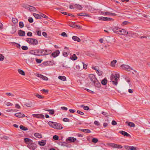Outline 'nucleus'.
Here are the masks:
<instances>
[{"label": "nucleus", "mask_w": 150, "mask_h": 150, "mask_svg": "<svg viewBox=\"0 0 150 150\" xmlns=\"http://www.w3.org/2000/svg\"><path fill=\"white\" fill-rule=\"evenodd\" d=\"M40 16H41V17H42L45 18H48V17L47 16H46V15H45L43 13H42L40 15Z\"/></svg>", "instance_id": "obj_53"}, {"label": "nucleus", "mask_w": 150, "mask_h": 150, "mask_svg": "<svg viewBox=\"0 0 150 150\" xmlns=\"http://www.w3.org/2000/svg\"><path fill=\"white\" fill-rule=\"evenodd\" d=\"M120 67L122 69L127 70L128 71H130V70H133L132 68L127 65L123 64Z\"/></svg>", "instance_id": "obj_4"}, {"label": "nucleus", "mask_w": 150, "mask_h": 150, "mask_svg": "<svg viewBox=\"0 0 150 150\" xmlns=\"http://www.w3.org/2000/svg\"><path fill=\"white\" fill-rule=\"evenodd\" d=\"M94 124L97 126H99L100 125V124L99 122L97 121H95L94 123Z\"/></svg>", "instance_id": "obj_58"}, {"label": "nucleus", "mask_w": 150, "mask_h": 150, "mask_svg": "<svg viewBox=\"0 0 150 150\" xmlns=\"http://www.w3.org/2000/svg\"><path fill=\"white\" fill-rule=\"evenodd\" d=\"M96 72L99 76H101L102 74V72L101 71H99L98 70L97 71H96Z\"/></svg>", "instance_id": "obj_59"}, {"label": "nucleus", "mask_w": 150, "mask_h": 150, "mask_svg": "<svg viewBox=\"0 0 150 150\" xmlns=\"http://www.w3.org/2000/svg\"><path fill=\"white\" fill-rule=\"evenodd\" d=\"M33 115L34 117L38 118L45 119L44 116L42 114H33Z\"/></svg>", "instance_id": "obj_12"}, {"label": "nucleus", "mask_w": 150, "mask_h": 150, "mask_svg": "<svg viewBox=\"0 0 150 150\" xmlns=\"http://www.w3.org/2000/svg\"><path fill=\"white\" fill-rule=\"evenodd\" d=\"M35 59L36 62L38 63H40L42 61V60L38 59L37 58H36Z\"/></svg>", "instance_id": "obj_51"}, {"label": "nucleus", "mask_w": 150, "mask_h": 150, "mask_svg": "<svg viewBox=\"0 0 150 150\" xmlns=\"http://www.w3.org/2000/svg\"><path fill=\"white\" fill-rule=\"evenodd\" d=\"M83 109L85 110H88L89 109V108L88 106H84L83 107Z\"/></svg>", "instance_id": "obj_62"}, {"label": "nucleus", "mask_w": 150, "mask_h": 150, "mask_svg": "<svg viewBox=\"0 0 150 150\" xmlns=\"http://www.w3.org/2000/svg\"><path fill=\"white\" fill-rule=\"evenodd\" d=\"M128 33L129 34L130 33V32H129V33L125 29H121L119 31V33L118 34H120L122 35H125L127 34Z\"/></svg>", "instance_id": "obj_9"}, {"label": "nucleus", "mask_w": 150, "mask_h": 150, "mask_svg": "<svg viewBox=\"0 0 150 150\" xmlns=\"http://www.w3.org/2000/svg\"><path fill=\"white\" fill-rule=\"evenodd\" d=\"M98 141V139L97 138H93L92 140V142L94 143H96Z\"/></svg>", "instance_id": "obj_43"}, {"label": "nucleus", "mask_w": 150, "mask_h": 150, "mask_svg": "<svg viewBox=\"0 0 150 150\" xmlns=\"http://www.w3.org/2000/svg\"><path fill=\"white\" fill-rule=\"evenodd\" d=\"M15 116L17 117L20 118L24 117L25 116V115L24 114H22L21 112H18L15 114Z\"/></svg>", "instance_id": "obj_21"}, {"label": "nucleus", "mask_w": 150, "mask_h": 150, "mask_svg": "<svg viewBox=\"0 0 150 150\" xmlns=\"http://www.w3.org/2000/svg\"><path fill=\"white\" fill-rule=\"evenodd\" d=\"M109 145L110 146L114 148L121 149L122 148V146L114 143H109Z\"/></svg>", "instance_id": "obj_6"}, {"label": "nucleus", "mask_w": 150, "mask_h": 150, "mask_svg": "<svg viewBox=\"0 0 150 150\" xmlns=\"http://www.w3.org/2000/svg\"><path fill=\"white\" fill-rule=\"evenodd\" d=\"M80 130L81 131L87 133H89L91 132L90 130L88 129H80Z\"/></svg>", "instance_id": "obj_32"}, {"label": "nucleus", "mask_w": 150, "mask_h": 150, "mask_svg": "<svg viewBox=\"0 0 150 150\" xmlns=\"http://www.w3.org/2000/svg\"><path fill=\"white\" fill-rule=\"evenodd\" d=\"M69 25L71 27L75 28V23H73L72 22H71L69 23Z\"/></svg>", "instance_id": "obj_37"}, {"label": "nucleus", "mask_w": 150, "mask_h": 150, "mask_svg": "<svg viewBox=\"0 0 150 150\" xmlns=\"http://www.w3.org/2000/svg\"><path fill=\"white\" fill-rule=\"evenodd\" d=\"M78 16H89V15L88 14H86V13H79L77 14Z\"/></svg>", "instance_id": "obj_29"}, {"label": "nucleus", "mask_w": 150, "mask_h": 150, "mask_svg": "<svg viewBox=\"0 0 150 150\" xmlns=\"http://www.w3.org/2000/svg\"><path fill=\"white\" fill-rule=\"evenodd\" d=\"M27 8H29V10L31 11H36V8L34 7L28 5L26 7Z\"/></svg>", "instance_id": "obj_16"}, {"label": "nucleus", "mask_w": 150, "mask_h": 150, "mask_svg": "<svg viewBox=\"0 0 150 150\" xmlns=\"http://www.w3.org/2000/svg\"><path fill=\"white\" fill-rule=\"evenodd\" d=\"M37 76L41 78H42L43 80H44L45 81L48 80V78L45 76L43 75L42 74H37Z\"/></svg>", "instance_id": "obj_18"}, {"label": "nucleus", "mask_w": 150, "mask_h": 150, "mask_svg": "<svg viewBox=\"0 0 150 150\" xmlns=\"http://www.w3.org/2000/svg\"><path fill=\"white\" fill-rule=\"evenodd\" d=\"M27 36H32V33L31 32H28L27 34Z\"/></svg>", "instance_id": "obj_64"}, {"label": "nucleus", "mask_w": 150, "mask_h": 150, "mask_svg": "<svg viewBox=\"0 0 150 150\" xmlns=\"http://www.w3.org/2000/svg\"><path fill=\"white\" fill-rule=\"evenodd\" d=\"M47 110L49 112V114L51 115H53L54 114V110Z\"/></svg>", "instance_id": "obj_45"}, {"label": "nucleus", "mask_w": 150, "mask_h": 150, "mask_svg": "<svg viewBox=\"0 0 150 150\" xmlns=\"http://www.w3.org/2000/svg\"><path fill=\"white\" fill-rule=\"evenodd\" d=\"M125 148L127 150H130V146H124Z\"/></svg>", "instance_id": "obj_63"}, {"label": "nucleus", "mask_w": 150, "mask_h": 150, "mask_svg": "<svg viewBox=\"0 0 150 150\" xmlns=\"http://www.w3.org/2000/svg\"><path fill=\"white\" fill-rule=\"evenodd\" d=\"M55 63L53 60L45 62L43 63V64L46 66L47 65H53Z\"/></svg>", "instance_id": "obj_8"}, {"label": "nucleus", "mask_w": 150, "mask_h": 150, "mask_svg": "<svg viewBox=\"0 0 150 150\" xmlns=\"http://www.w3.org/2000/svg\"><path fill=\"white\" fill-rule=\"evenodd\" d=\"M54 128L57 129H62V125L59 123H55Z\"/></svg>", "instance_id": "obj_10"}, {"label": "nucleus", "mask_w": 150, "mask_h": 150, "mask_svg": "<svg viewBox=\"0 0 150 150\" xmlns=\"http://www.w3.org/2000/svg\"><path fill=\"white\" fill-rule=\"evenodd\" d=\"M72 39L74 40L75 41H77L78 42H80L81 41V40L79 38L75 36H73Z\"/></svg>", "instance_id": "obj_25"}, {"label": "nucleus", "mask_w": 150, "mask_h": 150, "mask_svg": "<svg viewBox=\"0 0 150 150\" xmlns=\"http://www.w3.org/2000/svg\"><path fill=\"white\" fill-rule=\"evenodd\" d=\"M61 35L63 37H67V35L66 34V33L65 32H62V33Z\"/></svg>", "instance_id": "obj_57"}, {"label": "nucleus", "mask_w": 150, "mask_h": 150, "mask_svg": "<svg viewBox=\"0 0 150 150\" xmlns=\"http://www.w3.org/2000/svg\"><path fill=\"white\" fill-rule=\"evenodd\" d=\"M117 62V61L116 60H114L111 62V65L112 67H114L115 65V64Z\"/></svg>", "instance_id": "obj_42"}, {"label": "nucleus", "mask_w": 150, "mask_h": 150, "mask_svg": "<svg viewBox=\"0 0 150 150\" xmlns=\"http://www.w3.org/2000/svg\"><path fill=\"white\" fill-rule=\"evenodd\" d=\"M30 54H34L36 56H38V50H31L29 52Z\"/></svg>", "instance_id": "obj_22"}, {"label": "nucleus", "mask_w": 150, "mask_h": 150, "mask_svg": "<svg viewBox=\"0 0 150 150\" xmlns=\"http://www.w3.org/2000/svg\"><path fill=\"white\" fill-rule=\"evenodd\" d=\"M59 51L58 50H57L55 52L52 53L51 56L54 57H55L59 55Z\"/></svg>", "instance_id": "obj_13"}, {"label": "nucleus", "mask_w": 150, "mask_h": 150, "mask_svg": "<svg viewBox=\"0 0 150 150\" xmlns=\"http://www.w3.org/2000/svg\"><path fill=\"white\" fill-rule=\"evenodd\" d=\"M74 7L75 8H76L79 10L81 9L82 8V7L79 4H75L74 5Z\"/></svg>", "instance_id": "obj_30"}, {"label": "nucleus", "mask_w": 150, "mask_h": 150, "mask_svg": "<svg viewBox=\"0 0 150 150\" xmlns=\"http://www.w3.org/2000/svg\"><path fill=\"white\" fill-rule=\"evenodd\" d=\"M19 26L20 28H23L24 27V24H23V22H19Z\"/></svg>", "instance_id": "obj_47"}, {"label": "nucleus", "mask_w": 150, "mask_h": 150, "mask_svg": "<svg viewBox=\"0 0 150 150\" xmlns=\"http://www.w3.org/2000/svg\"><path fill=\"white\" fill-rule=\"evenodd\" d=\"M25 105L28 107H31L32 106L33 104L32 102H30L26 103Z\"/></svg>", "instance_id": "obj_40"}, {"label": "nucleus", "mask_w": 150, "mask_h": 150, "mask_svg": "<svg viewBox=\"0 0 150 150\" xmlns=\"http://www.w3.org/2000/svg\"><path fill=\"white\" fill-rule=\"evenodd\" d=\"M44 55H47L50 54L52 52V51L49 50H44Z\"/></svg>", "instance_id": "obj_26"}, {"label": "nucleus", "mask_w": 150, "mask_h": 150, "mask_svg": "<svg viewBox=\"0 0 150 150\" xmlns=\"http://www.w3.org/2000/svg\"><path fill=\"white\" fill-rule=\"evenodd\" d=\"M35 136L38 138H41L42 137V135L41 134L38 133H36L34 134Z\"/></svg>", "instance_id": "obj_28"}, {"label": "nucleus", "mask_w": 150, "mask_h": 150, "mask_svg": "<svg viewBox=\"0 0 150 150\" xmlns=\"http://www.w3.org/2000/svg\"><path fill=\"white\" fill-rule=\"evenodd\" d=\"M77 112L79 114L81 115H84V113L83 112L80 110H78L77 111Z\"/></svg>", "instance_id": "obj_56"}, {"label": "nucleus", "mask_w": 150, "mask_h": 150, "mask_svg": "<svg viewBox=\"0 0 150 150\" xmlns=\"http://www.w3.org/2000/svg\"><path fill=\"white\" fill-rule=\"evenodd\" d=\"M26 41L28 43L33 45H35L38 44V41L36 39L32 38H27Z\"/></svg>", "instance_id": "obj_2"}, {"label": "nucleus", "mask_w": 150, "mask_h": 150, "mask_svg": "<svg viewBox=\"0 0 150 150\" xmlns=\"http://www.w3.org/2000/svg\"><path fill=\"white\" fill-rule=\"evenodd\" d=\"M35 96L37 97L38 98L40 99H42L44 98V96H42L38 94L37 93L35 94Z\"/></svg>", "instance_id": "obj_44"}, {"label": "nucleus", "mask_w": 150, "mask_h": 150, "mask_svg": "<svg viewBox=\"0 0 150 150\" xmlns=\"http://www.w3.org/2000/svg\"><path fill=\"white\" fill-rule=\"evenodd\" d=\"M126 123H128V125L131 127H134L135 126V124L133 122H128L127 121H126Z\"/></svg>", "instance_id": "obj_31"}, {"label": "nucleus", "mask_w": 150, "mask_h": 150, "mask_svg": "<svg viewBox=\"0 0 150 150\" xmlns=\"http://www.w3.org/2000/svg\"><path fill=\"white\" fill-rule=\"evenodd\" d=\"M24 140L26 143L28 144L29 143L32 142V140L28 138H25Z\"/></svg>", "instance_id": "obj_27"}, {"label": "nucleus", "mask_w": 150, "mask_h": 150, "mask_svg": "<svg viewBox=\"0 0 150 150\" xmlns=\"http://www.w3.org/2000/svg\"><path fill=\"white\" fill-rule=\"evenodd\" d=\"M28 147L30 149L34 150L37 147V145L32 142L29 143L27 145Z\"/></svg>", "instance_id": "obj_3"}, {"label": "nucleus", "mask_w": 150, "mask_h": 150, "mask_svg": "<svg viewBox=\"0 0 150 150\" xmlns=\"http://www.w3.org/2000/svg\"><path fill=\"white\" fill-rule=\"evenodd\" d=\"M116 122L114 120H113L112 122V124L113 125H117Z\"/></svg>", "instance_id": "obj_61"}, {"label": "nucleus", "mask_w": 150, "mask_h": 150, "mask_svg": "<svg viewBox=\"0 0 150 150\" xmlns=\"http://www.w3.org/2000/svg\"><path fill=\"white\" fill-rule=\"evenodd\" d=\"M18 71L23 76L25 75V73L23 70L20 69H18Z\"/></svg>", "instance_id": "obj_38"}, {"label": "nucleus", "mask_w": 150, "mask_h": 150, "mask_svg": "<svg viewBox=\"0 0 150 150\" xmlns=\"http://www.w3.org/2000/svg\"><path fill=\"white\" fill-rule=\"evenodd\" d=\"M12 21L13 22L14 24L17 23L18 22V20L15 18H13Z\"/></svg>", "instance_id": "obj_46"}, {"label": "nucleus", "mask_w": 150, "mask_h": 150, "mask_svg": "<svg viewBox=\"0 0 150 150\" xmlns=\"http://www.w3.org/2000/svg\"><path fill=\"white\" fill-rule=\"evenodd\" d=\"M58 79L63 81H65L66 80V77L64 76H59Z\"/></svg>", "instance_id": "obj_36"}, {"label": "nucleus", "mask_w": 150, "mask_h": 150, "mask_svg": "<svg viewBox=\"0 0 150 150\" xmlns=\"http://www.w3.org/2000/svg\"><path fill=\"white\" fill-rule=\"evenodd\" d=\"M119 78V76H117L116 74H115V75L112 74L110 76V79L112 83L116 86L117 84Z\"/></svg>", "instance_id": "obj_1"}, {"label": "nucleus", "mask_w": 150, "mask_h": 150, "mask_svg": "<svg viewBox=\"0 0 150 150\" xmlns=\"http://www.w3.org/2000/svg\"><path fill=\"white\" fill-rule=\"evenodd\" d=\"M4 57L2 54H0V61H2L4 60Z\"/></svg>", "instance_id": "obj_48"}, {"label": "nucleus", "mask_w": 150, "mask_h": 150, "mask_svg": "<svg viewBox=\"0 0 150 150\" xmlns=\"http://www.w3.org/2000/svg\"><path fill=\"white\" fill-rule=\"evenodd\" d=\"M88 78L93 83L97 79L93 74H90L88 75Z\"/></svg>", "instance_id": "obj_7"}, {"label": "nucleus", "mask_w": 150, "mask_h": 150, "mask_svg": "<svg viewBox=\"0 0 150 150\" xmlns=\"http://www.w3.org/2000/svg\"><path fill=\"white\" fill-rule=\"evenodd\" d=\"M6 95L7 96H11L12 97H14V95H13V94H12L10 93H6Z\"/></svg>", "instance_id": "obj_54"}, {"label": "nucleus", "mask_w": 150, "mask_h": 150, "mask_svg": "<svg viewBox=\"0 0 150 150\" xmlns=\"http://www.w3.org/2000/svg\"><path fill=\"white\" fill-rule=\"evenodd\" d=\"M121 28L117 27H115L112 28V30L113 31L117 34H119V31L121 30Z\"/></svg>", "instance_id": "obj_15"}, {"label": "nucleus", "mask_w": 150, "mask_h": 150, "mask_svg": "<svg viewBox=\"0 0 150 150\" xmlns=\"http://www.w3.org/2000/svg\"><path fill=\"white\" fill-rule=\"evenodd\" d=\"M44 50H38V56L44 55Z\"/></svg>", "instance_id": "obj_20"}, {"label": "nucleus", "mask_w": 150, "mask_h": 150, "mask_svg": "<svg viewBox=\"0 0 150 150\" xmlns=\"http://www.w3.org/2000/svg\"><path fill=\"white\" fill-rule=\"evenodd\" d=\"M137 148L134 147L133 146H130V150H137Z\"/></svg>", "instance_id": "obj_50"}, {"label": "nucleus", "mask_w": 150, "mask_h": 150, "mask_svg": "<svg viewBox=\"0 0 150 150\" xmlns=\"http://www.w3.org/2000/svg\"><path fill=\"white\" fill-rule=\"evenodd\" d=\"M55 123L53 122L49 121L48 123V124L50 127L54 128V126L55 125Z\"/></svg>", "instance_id": "obj_35"}, {"label": "nucleus", "mask_w": 150, "mask_h": 150, "mask_svg": "<svg viewBox=\"0 0 150 150\" xmlns=\"http://www.w3.org/2000/svg\"><path fill=\"white\" fill-rule=\"evenodd\" d=\"M21 48L23 50H27L28 49V47L27 46H23Z\"/></svg>", "instance_id": "obj_49"}, {"label": "nucleus", "mask_w": 150, "mask_h": 150, "mask_svg": "<svg viewBox=\"0 0 150 150\" xmlns=\"http://www.w3.org/2000/svg\"><path fill=\"white\" fill-rule=\"evenodd\" d=\"M20 128L21 129L23 130L24 131L27 130L28 129L27 128L25 127L23 125H20Z\"/></svg>", "instance_id": "obj_41"}, {"label": "nucleus", "mask_w": 150, "mask_h": 150, "mask_svg": "<svg viewBox=\"0 0 150 150\" xmlns=\"http://www.w3.org/2000/svg\"><path fill=\"white\" fill-rule=\"evenodd\" d=\"M93 83L94 84V85L95 87L98 88H99L100 86L101 85L100 83L98 82L97 79Z\"/></svg>", "instance_id": "obj_19"}, {"label": "nucleus", "mask_w": 150, "mask_h": 150, "mask_svg": "<svg viewBox=\"0 0 150 150\" xmlns=\"http://www.w3.org/2000/svg\"><path fill=\"white\" fill-rule=\"evenodd\" d=\"M107 82V79L105 78L102 81L101 83L103 85H105L106 84Z\"/></svg>", "instance_id": "obj_34"}, {"label": "nucleus", "mask_w": 150, "mask_h": 150, "mask_svg": "<svg viewBox=\"0 0 150 150\" xmlns=\"http://www.w3.org/2000/svg\"><path fill=\"white\" fill-rule=\"evenodd\" d=\"M33 15L34 17L37 19H41V18L40 15L36 13H33Z\"/></svg>", "instance_id": "obj_33"}, {"label": "nucleus", "mask_w": 150, "mask_h": 150, "mask_svg": "<svg viewBox=\"0 0 150 150\" xmlns=\"http://www.w3.org/2000/svg\"><path fill=\"white\" fill-rule=\"evenodd\" d=\"M38 144L41 146H44L46 144V140H42L38 142Z\"/></svg>", "instance_id": "obj_24"}, {"label": "nucleus", "mask_w": 150, "mask_h": 150, "mask_svg": "<svg viewBox=\"0 0 150 150\" xmlns=\"http://www.w3.org/2000/svg\"><path fill=\"white\" fill-rule=\"evenodd\" d=\"M53 138L54 139L57 140L58 139L59 137L58 136L55 135L53 136Z\"/></svg>", "instance_id": "obj_55"}, {"label": "nucleus", "mask_w": 150, "mask_h": 150, "mask_svg": "<svg viewBox=\"0 0 150 150\" xmlns=\"http://www.w3.org/2000/svg\"><path fill=\"white\" fill-rule=\"evenodd\" d=\"M18 35L21 36H24L25 35V31L21 30H19L18 32Z\"/></svg>", "instance_id": "obj_23"}, {"label": "nucleus", "mask_w": 150, "mask_h": 150, "mask_svg": "<svg viewBox=\"0 0 150 150\" xmlns=\"http://www.w3.org/2000/svg\"><path fill=\"white\" fill-rule=\"evenodd\" d=\"M70 58L72 60H75L77 59V57L75 54H73L72 56Z\"/></svg>", "instance_id": "obj_39"}, {"label": "nucleus", "mask_w": 150, "mask_h": 150, "mask_svg": "<svg viewBox=\"0 0 150 150\" xmlns=\"http://www.w3.org/2000/svg\"><path fill=\"white\" fill-rule=\"evenodd\" d=\"M98 19L99 20L103 21H112L113 20V19L111 18L102 16L98 17Z\"/></svg>", "instance_id": "obj_5"}, {"label": "nucleus", "mask_w": 150, "mask_h": 150, "mask_svg": "<svg viewBox=\"0 0 150 150\" xmlns=\"http://www.w3.org/2000/svg\"><path fill=\"white\" fill-rule=\"evenodd\" d=\"M100 13L101 14L107 15H111L112 16H116V14L115 13H112L109 12L101 11Z\"/></svg>", "instance_id": "obj_11"}, {"label": "nucleus", "mask_w": 150, "mask_h": 150, "mask_svg": "<svg viewBox=\"0 0 150 150\" xmlns=\"http://www.w3.org/2000/svg\"><path fill=\"white\" fill-rule=\"evenodd\" d=\"M76 140V139L73 137H69L67 138L66 141L67 142L69 141L71 142H74Z\"/></svg>", "instance_id": "obj_17"}, {"label": "nucleus", "mask_w": 150, "mask_h": 150, "mask_svg": "<svg viewBox=\"0 0 150 150\" xmlns=\"http://www.w3.org/2000/svg\"><path fill=\"white\" fill-rule=\"evenodd\" d=\"M28 21L30 23H32L33 22V20L32 18L29 17L28 19Z\"/></svg>", "instance_id": "obj_52"}, {"label": "nucleus", "mask_w": 150, "mask_h": 150, "mask_svg": "<svg viewBox=\"0 0 150 150\" xmlns=\"http://www.w3.org/2000/svg\"><path fill=\"white\" fill-rule=\"evenodd\" d=\"M119 133L124 136H126L127 137H131L130 135L129 134H128L127 132L124 131H120L119 132Z\"/></svg>", "instance_id": "obj_14"}, {"label": "nucleus", "mask_w": 150, "mask_h": 150, "mask_svg": "<svg viewBox=\"0 0 150 150\" xmlns=\"http://www.w3.org/2000/svg\"><path fill=\"white\" fill-rule=\"evenodd\" d=\"M63 121L64 122H69V120L68 118H65L63 119Z\"/></svg>", "instance_id": "obj_60"}]
</instances>
